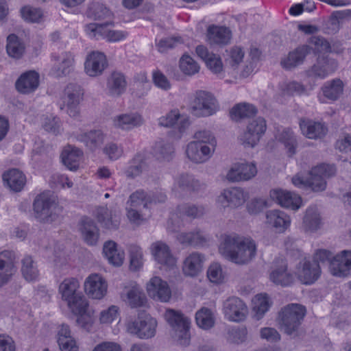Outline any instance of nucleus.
<instances>
[{"label": "nucleus", "mask_w": 351, "mask_h": 351, "mask_svg": "<svg viewBox=\"0 0 351 351\" xmlns=\"http://www.w3.org/2000/svg\"><path fill=\"white\" fill-rule=\"evenodd\" d=\"M121 298L132 308L143 306L146 303V297L136 282L125 285L121 292Z\"/></svg>", "instance_id": "nucleus-18"}, {"label": "nucleus", "mask_w": 351, "mask_h": 351, "mask_svg": "<svg viewBox=\"0 0 351 351\" xmlns=\"http://www.w3.org/2000/svg\"><path fill=\"white\" fill-rule=\"evenodd\" d=\"M197 55L202 59L209 69L215 74H219L223 70V63L221 58L210 53L208 49L204 45H198L196 47Z\"/></svg>", "instance_id": "nucleus-34"}, {"label": "nucleus", "mask_w": 351, "mask_h": 351, "mask_svg": "<svg viewBox=\"0 0 351 351\" xmlns=\"http://www.w3.org/2000/svg\"><path fill=\"white\" fill-rule=\"evenodd\" d=\"M180 213L192 218L202 217L204 213V208L202 206L186 204L178 207Z\"/></svg>", "instance_id": "nucleus-62"}, {"label": "nucleus", "mask_w": 351, "mask_h": 351, "mask_svg": "<svg viewBox=\"0 0 351 351\" xmlns=\"http://www.w3.org/2000/svg\"><path fill=\"white\" fill-rule=\"evenodd\" d=\"M193 137L195 139V141H193V142L206 144V145L216 148L217 140L210 130H197L193 134Z\"/></svg>", "instance_id": "nucleus-59"}, {"label": "nucleus", "mask_w": 351, "mask_h": 351, "mask_svg": "<svg viewBox=\"0 0 351 351\" xmlns=\"http://www.w3.org/2000/svg\"><path fill=\"white\" fill-rule=\"evenodd\" d=\"M205 256L199 252H193L183 261L182 271L186 276H197L202 270Z\"/></svg>", "instance_id": "nucleus-29"}, {"label": "nucleus", "mask_w": 351, "mask_h": 351, "mask_svg": "<svg viewBox=\"0 0 351 351\" xmlns=\"http://www.w3.org/2000/svg\"><path fill=\"white\" fill-rule=\"evenodd\" d=\"M3 180L11 191L19 192L25 184L26 178L22 171L12 169L3 174Z\"/></svg>", "instance_id": "nucleus-36"}, {"label": "nucleus", "mask_w": 351, "mask_h": 351, "mask_svg": "<svg viewBox=\"0 0 351 351\" xmlns=\"http://www.w3.org/2000/svg\"><path fill=\"white\" fill-rule=\"evenodd\" d=\"M149 295L154 300L166 302L171 296V291L167 282L159 277H153L147 286Z\"/></svg>", "instance_id": "nucleus-22"}, {"label": "nucleus", "mask_w": 351, "mask_h": 351, "mask_svg": "<svg viewBox=\"0 0 351 351\" xmlns=\"http://www.w3.org/2000/svg\"><path fill=\"white\" fill-rule=\"evenodd\" d=\"M71 311L75 315H80L77 319V323H84L82 315L86 313L88 304L85 296L82 293L74 295L71 299L66 301Z\"/></svg>", "instance_id": "nucleus-45"}, {"label": "nucleus", "mask_w": 351, "mask_h": 351, "mask_svg": "<svg viewBox=\"0 0 351 351\" xmlns=\"http://www.w3.org/2000/svg\"><path fill=\"white\" fill-rule=\"evenodd\" d=\"M39 86V74L35 71H29L21 75L15 83L16 90L23 94L34 92Z\"/></svg>", "instance_id": "nucleus-26"}, {"label": "nucleus", "mask_w": 351, "mask_h": 351, "mask_svg": "<svg viewBox=\"0 0 351 351\" xmlns=\"http://www.w3.org/2000/svg\"><path fill=\"white\" fill-rule=\"evenodd\" d=\"M165 318L171 328L179 332L178 335L181 344H188L189 337L188 330L190 326V319L186 317L179 311L167 309L165 313Z\"/></svg>", "instance_id": "nucleus-8"}, {"label": "nucleus", "mask_w": 351, "mask_h": 351, "mask_svg": "<svg viewBox=\"0 0 351 351\" xmlns=\"http://www.w3.org/2000/svg\"><path fill=\"white\" fill-rule=\"evenodd\" d=\"M269 302L266 295H257L254 300L253 309L255 311V317L257 320L261 319L264 314L269 309Z\"/></svg>", "instance_id": "nucleus-60"}, {"label": "nucleus", "mask_w": 351, "mask_h": 351, "mask_svg": "<svg viewBox=\"0 0 351 351\" xmlns=\"http://www.w3.org/2000/svg\"><path fill=\"white\" fill-rule=\"evenodd\" d=\"M215 149L206 144L191 141L187 144L185 153L191 161L201 164L207 162L213 156Z\"/></svg>", "instance_id": "nucleus-14"}, {"label": "nucleus", "mask_w": 351, "mask_h": 351, "mask_svg": "<svg viewBox=\"0 0 351 351\" xmlns=\"http://www.w3.org/2000/svg\"><path fill=\"white\" fill-rule=\"evenodd\" d=\"M103 253L108 262L114 266H121L124 260L125 254L118 249L117 244L113 241H108L103 246Z\"/></svg>", "instance_id": "nucleus-39"}, {"label": "nucleus", "mask_w": 351, "mask_h": 351, "mask_svg": "<svg viewBox=\"0 0 351 351\" xmlns=\"http://www.w3.org/2000/svg\"><path fill=\"white\" fill-rule=\"evenodd\" d=\"M180 68L183 73L193 75L199 72L198 64L189 56L184 55L180 60Z\"/></svg>", "instance_id": "nucleus-58"}, {"label": "nucleus", "mask_w": 351, "mask_h": 351, "mask_svg": "<svg viewBox=\"0 0 351 351\" xmlns=\"http://www.w3.org/2000/svg\"><path fill=\"white\" fill-rule=\"evenodd\" d=\"M338 68L337 62L328 56H319L316 62L307 71L308 77L324 79L333 73Z\"/></svg>", "instance_id": "nucleus-10"}, {"label": "nucleus", "mask_w": 351, "mask_h": 351, "mask_svg": "<svg viewBox=\"0 0 351 351\" xmlns=\"http://www.w3.org/2000/svg\"><path fill=\"white\" fill-rule=\"evenodd\" d=\"M278 139L280 141L284 143L285 147L288 149V151L291 156L295 153L297 141L293 134V132L291 129H284L279 134Z\"/></svg>", "instance_id": "nucleus-54"}, {"label": "nucleus", "mask_w": 351, "mask_h": 351, "mask_svg": "<svg viewBox=\"0 0 351 351\" xmlns=\"http://www.w3.org/2000/svg\"><path fill=\"white\" fill-rule=\"evenodd\" d=\"M16 254L12 250L0 252V287L8 283L16 272Z\"/></svg>", "instance_id": "nucleus-17"}, {"label": "nucleus", "mask_w": 351, "mask_h": 351, "mask_svg": "<svg viewBox=\"0 0 351 351\" xmlns=\"http://www.w3.org/2000/svg\"><path fill=\"white\" fill-rule=\"evenodd\" d=\"M329 270L332 276H348L351 271V250H344L337 254L330 261Z\"/></svg>", "instance_id": "nucleus-13"}, {"label": "nucleus", "mask_w": 351, "mask_h": 351, "mask_svg": "<svg viewBox=\"0 0 351 351\" xmlns=\"http://www.w3.org/2000/svg\"><path fill=\"white\" fill-rule=\"evenodd\" d=\"M143 122L142 116L136 112L120 114L112 119L113 125L123 130H131L141 126Z\"/></svg>", "instance_id": "nucleus-28"}, {"label": "nucleus", "mask_w": 351, "mask_h": 351, "mask_svg": "<svg viewBox=\"0 0 351 351\" xmlns=\"http://www.w3.org/2000/svg\"><path fill=\"white\" fill-rule=\"evenodd\" d=\"M152 253L155 261L168 269L176 265V258L172 254L169 247L162 241L154 243L151 246Z\"/></svg>", "instance_id": "nucleus-19"}, {"label": "nucleus", "mask_w": 351, "mask_h": 351, "mask_svg": "<svg viewBox=\"0 0 351 351\" xmlns=\"http://www.w3.org/2000/svg\"><path fill=\"white\" fill-rule=\"evenodd\" d=\"M80 283L76 278L64 279L59 286V291L64 301L71 299L74 295L80 293L78 291Z\"/></svg>", "instance_id": "nucleus-48"}, {"label": "nucleus", "mask_w": 351, "mask_h": 351, "mask_svg": "<svg viewBox=\"0 0 351 351\" xmlns=\"http://www.w3.org/2000/svg\"><path fill=\"white\" fill-rule=\"evenodd\" d=\"M127 88L125 75L119 71H112L106 80V94L112 98L120 97Z\"/></svg>", "instance_id": "nucleus-24"}, {"label": "nucleus", "mask_w": 351, "mask_h": 351, "mask_svg": "<svg viewBox=\"0 0 351 351\" xmlns=\"http://www.w3.org/2000/svg\"><path fill=\"white\" fill-rule=\"evenodd\" d=\"M267 128L266 121L263 117H258L251 120L247 130L239 137V141L245 147H254L260 141Z\"/></svg>", "instance_id": "nucleus-9"}, {"label": "nucleus", "mask_w": 351, "mask_h": 351, "mask_svg": "<svg viewBox=\"0 0 351 351\" xmlns=\"http://www.w3.org/2000/svg\"><path fill=\"white\" fill-rule=\"evenodd\" d=\"M21 14L24 20L30 23H40L43 18V12L40 9L29 5L23 7Z\"/></svg>", "instance_id": "nucleus-56"}, {"label": "nucleus", "mask_w": 351, "mask_h": 351, "mask_svg": "<svg viewBox=\"0 0 351 351\" xmlns=\"http://www.w3.org/2000/svg\"><path fill=\"white\" fill-rule=\"evenodd\" d=\"M248 198V193L243 189L232 187L223 190L217 201L223 208H237L243 205Z\"/></svg>", "instance_id": "nucleus-12"}, {"label": "nucleus", "mask_w": 351, "mask_h": 351, "mask_svg": "<svg viewBox=\"0 0 351 351\" xmlns=\"http://www.w3.org/2000/svg\"><path fill=\"white\" fill-rule=\"evenodd\" d=\"M183 40L180 36L167 37L160 39L156 43L158 51L165 53L169 49L176 47L178 45L182 44Z\"/></svg>", "instance_id": "nucleus-61"}, {"label": "nucleus", "mask_w": 351, "mask_h": 351, "mask_svg": "<svg viewBox=\"0 0 351 351\" xmlns=\"http://www.w3.org/2000/svg\"><path fill=\"white\" fill-rule=\"evenodd\" d=\"M83 95L84 90L80 85L69 84L64 90L60 109H65L71 117L78 118L80 114V104L83 99Z\"/></svg>", "instance_id": "nucleus-6"}, {"label": "nucleus", "mask_w": 351, "mask_h": 351, "mask_svg": "<svg viewBox=\"0 0 351 351\" xmlns=\"http://www.w3.org/2000/svg\"><path fill=\"white\" fill-rule=\"evenodd\" d=\"M312 48L307 45L298 46L290 51L287 56L281 60V65L286 69H292L303 64L306 56Z\"/></svg>", "instance_id": "nucleus-27"}, {"label": "nucleus", "mask_w": 351, "mask_h": 351, "mask_svg": "<svg viewBox=\"0 0 351 351\" xmlns=\"http://www.w3.org/2000/svg\"><path fill=\"white\" fill-rule=\"evenodd\" d=\"M207 276L212 282H221L223 279V275L221 265L218 263L210 265L207 271Z\"/></svg>", "instance_id": "nucleus-63"}, {"label": "nucleus", "mask_w": 351, "mask_h": 351, "mask_svg": "<svg viewBox=\"0 0 351 351\" xmlns=\"http://www.w3.org/2000/svg\"><path fill=\"white\" fill-rule=\"evenodd\" d=\"M197 324L202 328L209 329L214 326L215 317L212 311L207 308H202L195 315Z\"/></svg>", "instance_id": "nucleus-53"}, {"label": "nucleus", "mask_w": 351, "mask_h": 351, "mask_svg": "<svg viewBox=\"0 0 351 351\" xmlns=\"http://www.w3.org/2000/svg\"><path fill=\"white\" fill-rule=\"evenodd\" d=\"M191 112L197 117H206L215 114L219 109L215 97L210 93L199 90L195 93L191 104Z\"/></svg>", "instance_id": "nucleus-5"}, {"label": "nucleus", "mask_w": 351, "mask_h": 351, "mask_svg": "<svg viewBox=\"0 0 351 351\" xmlns=\"http://www.w3.org/2000/svg\"><path fill=\"white\" fill-rule=\"evenodd\" d=\"M206 38L211 45H227L231 39V31L225 27L210 25L207 29Z\"/></svg>", "instance_id": "nucleus-32"}, {"label": "nucleus", "mask_w": 351, "mask_h": 351, "mask_svg": "<svg viewBox=\"0 0 351 351\" xmlns=\"http://www.w3.org/2000/svg\"><path fill=\"white\" fill-rule=\"evenodd\" d=\"M221 255L237 265L250 263L256 255V245L251 239L227 236L219 247Z\"/></svg>", "instance_id": "nucleus-1"}, {"label": "nucleus", "mask_w": 351, "mask_h": 351, "mask_svg": "<svg viewBox=\"0 0 351 351\" xmlns=\"http://www.w3.org/2000/svg\"><path fill=\"white\" fill-rule=\"evenodd\" d=\"M95 217L101 226L106 229H117L120 224V216L116 212L109 210L106 207H99L95 212Z\"/></svg>", "instance_id": "nucleus-33"}, {"label": "nucleus", "mask_w": 351, "mask_h": 351, "mask_svg": "<svg viewBox=\"0 0 351 351\" xmlns=\"http://www.w3.org/2000/svg\"><path fill=\"white\" fill-rule=\"evenodd\" d=\"M321 217L315 207L306 209L303 217L302 228L306 232H313L320 228Z\"/></svg>", "instance_id": "nucleus-42"}, {"label": "nucleus", "mask_w": 351, "mask_h": 351, "mask_svg": "<svg viewBox=\"0 0 351 351\" xmlns=\"http://www.w3.org/2000/svg\"><path fill=\"white\" fill-rule=\"evenodd\" d=\"M245 52L241 47L233 46L226 49L223 53L226 65L233 70L237 69L239 65L243 62Z\"/></svg>", "instance_id": "nucleus-46"}, {"label": "nucleus", "mask_w": 351, "mask_h": 351, "mask_svg": "<svg viewBox=\"0 0 351 351\" xmlns=\"http://www.w3.org/2000/svg\"><path fill=\"white\" fill-rule=\"evenodd\" d=\"M270 197L281 206L292 210H296L302 205L301 197L291 191L282 189H274L270 191Z\"/></svg>", "instance_id": "nucleus-23"}, {"label": "nucleus", "mask_w": 351, "mask_h": 351, "mask_svg": "<svg viewBox=\"0 0 351 351\" xmlns=\"http://www.w3.org/2000/svg\"><path fill=\"white\" fill-rule=\"evenodd\" d=\"M108 65V60L104 53L92 51L86 56L84 71L90 77H97L104 73Z\"/></svg>", "instance_id": "nucleus-15"}, {"label": "nucleus", "mask_w": 351, "mask_h": 351, "mask_svg": "<svg viewBox=\"0 0 351 351\" xmlns=\"http://www.w3.org/2000/svg\"><path fill=\"white\" fill-rule=\"evenodd\" d=\"M108 23H90L86 27L87 34L93 38L98 39L99 37L107 39L110 29Z\"/></svg>", "instance_id": "nucleus-57"}, {"label": "nucleus", "mask_w": 351, "mask_h": 351, "mask_svg": "<svg viewBox=\"0 0 351 351\" xmlns=\"http://www.w3.org/2000/svg\"><path fill=\"white\" fill-rule=\"evenodd\" d=\"M83 153L78 148L68 145L62 153L63 164L70 170L76 171L80 166V161Z\"/></svg>", "instance_id": "nucleus-41"}, {"label": "nucleus", "mask_w": 351, "mask_h": 351, "mask_svg": "<svg viewBox=\"0 0 351 351\" xmlns=\"http://www.w3.org/2000/svg\"><path fill=\"white\" fill-rule=\"evenodd\" d=\"M343 86V82L340 79L336 78L326 82L322 90L324 97L330 100L335 101L342 95Z\"/></svg>", "instance_id": "nucleus-47"}, {"label": "nucleus", "mask_w": 351, "mask_h": 351, "mask_svg": "<svg viewBox=\"0 0 351 351\" xmlns=\"http://www.w3.org/2000/svg\"><path fill=\"white\" fill-rule=\"evenodd\" d=\"M84 290L89 297L99 300L106 293L107 284L100 275L92 274L84 282Z\"/></svg>", "instance_id": "nucleus-20"}, {"label": "nucleus", "mask_w": 351, "mask_h": 351, "mask_svg": "<svg viewBox=\"0 0 351 351\" xmlns=\"http://www.w3.org/2000/svg\"><path fill=\"white\" fill-rule=\"evenodd\" d=\"M223 310L228 320L236 322L243 321L248 312L245 304L237 297L227 299L223 303Z\"/></svg>", "instance_id": "nucleus-11"}, {"label": "nucleus", "mask_w": 351, "mask_h": 351, "mask_svg": "<svg viewBox=\"0 0 351 351\" xmlns=\"http://www.w3.org/2000/svg\"><path fill=\"white\" fill-rule=\"evenodd\" d=\"M306 313V307L300 304H289L278 313V324L288 335L297 336L298 330Z\"/></svg>", "instance_id": "nucleus-2"}, {"label": "nucleus", "mask_w": 351, "mask_h": 351, "mask_svg": "<svg viewBox=\"0 0 351 351\" xmlns=\"http://www.w3.org/2000/svg\"><path fill=\"white\" fill-rule=\"evenodd\" d=\"M147 165L141 156H136L130 162V166L125 170L124 173L128 178L134 179L146 171Z\"/></svg>", "instance_id": "nucleus-49"}, {"label": "nucleus", "mask_w": 351, "mask_h": 351, "mask_svg": "<svg viewBox=\"0 0 351 351\" xmlns=\"http://www.w3.org/2000/svg\"><path fill=\"white\" fill-rule=\"evenodd\" d=\"M80 230L85 242L90 245H96L99 239V229L94 221L88 217L82 219Z\"/></svg>", "instance_id": "nucleus-38"}, {"label": "nucleus", "mask_w": 351, "mask_h": 351, "mask_svg": "<svg viewBox=\"0 0 351 351\" xmlns=\"http://www.w3.org/2000/svg\"><path fill=\"white\" fill-rule=\"evenodd\" d=\"M105 135L100 130L81 132L76 135V139L83 143L90 151L100 147L104 142Z\"/></svg>", "instance_id": "nucleus-35"}, {"label": "nucleus", "mask_w": 351, "mask_h": 351, "mask_svg": "<svg viewBox=\"0 0 351 351\" xmlns=\"http://www.w3.org/2000/svg\"><path fill=\"white\" fill-rule=\"evenodd\" d=\"M157 322L148 315H141L134 321L127 323L128 332L141 339H148L154 336Z\"/></svg>", "instance_id": "nucleus-7"}, {"label": "nucleus", "mask_w": 351, "mask_h": 351, "mask_svg": "<svg viewBox=\"0 0 351 351\" xmlns=\"http://www.w3.org/2000/svg\"><path fill=\"white\" fill-rule=\"evenodd\" d=\"M336 168L333 165L322 164L313 168L309 176L304 179L298 175L292 178L293 184L300 188L311 187L314 191H322L326 189V178L335 176Z\"/></svg>", "instance_id": "nucleus-3"}, {"label": "nucleus", "mask_w": 351, "mask_h": 351, "mask_svg": "<svg viewBox=\"0 0 351 351\" xmlns=\"http://www.w3.org/2000/svg\"><path fill=\"white\" fill-rule=\"evenodd\" d=\"M269 279L274 284L287 287L291 285L294 281L292 274L287 271V263L282 259H277L275 266L269 275Z\"/></svg>", "instance_id": "nucleus-21"}, {"label": "nucleus", "mask_w": 351, "mask_h": 351, "mask_svg": "<svg viewBox=\"0 0 351 351\" xmlns=\"http://www.w3.org/2000/svg\"><path fill=\"white\" fill-rule=\"evenodd\" d=\"M33 208L36 219L45 223L55 221L62 212V207L59 205L56 197L45 193L36 197Z\"/></svg>", "instance_id": "nucleus-4"}, {"label": "nucleus", "mask_w": 351, "mask_h": 351, "mask_svg": "<svg viewBox=\"0 0 351 351\" xmlns=\"http://www.w3.org/2000/svg\"><path fill=\"white\" fill-rule=\"evenodd\" d=\"M300 127L302 134L311 139L322 138L328 132V128L324 123L309 119H301Z\"/></svg>", "instance_id": "nucleus-31"}, {"label": "nucleus", "mask_w": 351, "mask_h": 351, "mask_svg": "<svg viewBox=\"0 0 351 351\" xmlns=\"http://www.w3.org/2000/svg\"><path fill=\"white\" fill-rule=\"evenodd\" d=\"M154 84L164 90H168L171 88V83L167 77L159 70L154 71L152 74Z\"/></svg>", "instance_id": "nucleus-64"}, {"label": "nucleus", "mask_w": 351, "mask_h": 351, "mask_svg": "<svg viewBox=\"0 0 351 351\" xmlns=\"http://www.w3.org/2000/svg\"><path fill=\"white\" fill-rule=\"evenodd\" d=\"M21 272L25 280L27 282L36 280L39 276V270L33 257L27 254L21 259Z\"/></svg>", "instance_id": "nucleus-43"}, {"label": "nucleus", "mask_w": 351, "mask_h": 351, "mask_svg": "<svg viewBox=\"0 0 351 351\" xmlns=\"http://www.w3.org/2000/svg\"><path fill=\"white\" fill-rule=\"evenodd\" d=\"M149 194L144 190L140 189L132 193L127 202V205L141 208H148L149 206Z\"/></svg>", "instance_id": "nucleus-52"}, {"label": "nucleus", "mask_w": 351, "mask_h": 351, "mask_svg": "<svg viewBox=\"0 0 351 351\" xmlns=\"http://www.w3.org/2000/svg\"><path fill=\"white\" fill-rule=\"evenodd\" d=\"M257 173L256 165L253 162L236 163L228 171L226 178L230 182L247 181Z\"/></svg>", "instance_id": "nucleus-16"}, {"label": "nucleus", "mask_w": 351, "mask_h": 351, "mask_svg": "<svg viewBox=\"0 0 351 351\" xmlns=\"http://www.w3.org/2000/svg\"><path fill=\"white\" fill-rule=\"evenodd\" d=\"M7 42L6 50L8 56L15 59L21 58L25 51V47L18 36L10 34L8 36Z\"/></svg>", "instance_id": "nucleus-51"}, {"label": "nucleus", "mask_w": 351, "mask_h": 351, "mask_svg": "<svg viewBox=\"0 0 351 351\" xmlns=\"http://www.w3.org/2000/svg\"><path fill=\"white\" fill-rule=\"evenodd\" d=\"M266 223L279 232H284L289 226L291 220L285 212L272 210L266 213Z\"/></svg>", "instance_id": "nucleus-37"}, {"label": "nucleus", "mask_w": 351, "mask_h": 351, "mask_svg": "<svg viewBox=\"0 0 351 351\" xmlns=\"http://www.w3.org/2000/svg\"><path fill=\"white\" fill-rule=\"evenodd\" d=\"M173 154V145L165 139L156 141L152 147V154L159 161H169Z\"/></svg>", "instance_id": "nucleus-40"}, {"label": "nucleus", "mask_w": 351, "mask_h": 351, "mask_svg": "<svg viewBox=\"0 0 351 351\" xmlns=\"http://www.w3.org/2000/svg\"><path fill=\"white\" fill-rule=\"evenodd\" d=\"M247 337V330L245 326L233 327L228 332L227 340L232 343L241 344L245 342Z\"/></svg>", "instance_id": "nucleus-55"}, {"label": "nucleus", "mask_w": 351, "mask_h": 351, "mask_svg": "<svg viewBox=\"0 0 351 351\" xmlns=\"http://www.w3.org/2000/svg\"><path fill=\"white\" fill-rule=\"evenodd\" d=\"M55 62L51 69V74L56 77L66 76L71 71L74 62V57L70 52H62L59 55L53 56Z\"/></svg>", "instance_id": "nucleus-25"}, {"label": "nucleus", "mask_w": 351, "mask_h": 351, "mask_svg": "<svg viewBox=\"0 0 351 351\" xmlns=\"http://www.w3.org/2000/svg\"><path fill=\"white\" fill-rule=\"evenodd\" d=\"M298 278L304 284H312L319 276L320 267L319 263L304 260L300 263L298 269Z\"/></svg>", "instance_id": "nucleus-30"}, {"label": "nucleus", "mask_w": 351, "mask_h": 351, "mask_svg": "<svg viewBox=\"0 0 351 351\" xmlns=\"http://www.w3.org/2000/svg\"><path fill=\"white\" fill-rule=\"evenodd\" d=\"M176 238L180 243L194 247L203 246L208 239V237L199 230L191 232H181L177 235Z\"/></svg>", "instance_id": "nucleus-44"}, {"label": "nucleus", "mask_w": 351, "mask_h": 351, "mask_svg": "<svg viewBox=\"0 0 351 351\" xmlns=\"http://www.w3.org/2000/svg\"><path fill=\"white\" fill-rule=\"evenodd\" d=\"M256 108L250 104L241 103L234 106L230 111L232 119L239 121L241 119L250 118L256 113Z\"/></svg>", "instance_id": "nucleus-50"}]
</instances>
